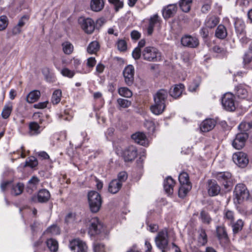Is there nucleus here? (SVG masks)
Listing matches in <instances>:
<instances>
[{"label":"nucleus","instance_id":"1","mask_svg":"<svg viewBox=\"0 0 252 252\" xmlns=\"http://www.w3.org/2000/svg\"><path fill=\"white\" fill-rule=\"evenodd\" d=\"M168 92L164 89L159 90L154 96V103L150 107L151 112L156 115L163 113L166 106Z\"/></svg>","mask_w":252,"mask_h":252},{"label":"nucleus","instance_id":"2","mask_svg":"<svg viewBox=\"0 0 252 252\" xmlns=\"http://www.w3.org/2000/svg\"><path fill=\"white\" fill-rule=\"evenodd\" d=\"M234 201L235 203L240 204L249 197V192L243 184H238L234 190Z\"/></svg>","mask_w":252,"mask_h":252},{"label":"nucleus","instance_id":"3","mask_svg":"<svg viewBox=\"0 0 252 252\" xmlns=\"http://www.w3.org/2000/svg\"><path fill=\"white\" fill-rule=\"evenodd\" d=\"M88 197L90 210L93 213H97L100 210L102 204L100 195L96 191H91L89 192Z\"/></svg>","mask_w":252,"mask_h":252},{"label":"nucleus","instance_id":"4","mask_svg":"<svg viewBox=\"0 0 252 252\" xmlns=\"http://www.w3.org/2000/svg\"><path fill=\"white\" fill-rule=\"evenodd\" d=\"M143 59L148 62H158L161 60V53L154 47H146L142 52Z\"/></svg>","mask_w":252,"mask_h":252},{"label":"nucleus","instance_id":"5","mask_svg":"<svg viewBox=\"0 0 252 252\" xmlns=\"http://www.w3.org/2000/svg\"><path fill=\"white\" fill-rule=\"evenodd\" d=\"M155 242L156 246L162 252H165V249L168 244V235L166 229H164L159 231L155 238Z\"/></svg>","mask_w":252,"mask_h":252},{"label":"nucleus","instance_id":"6","mask_svg":"<svg viewBox=\"0 0 252 252\" xmlns=\"http://www.w3.org/2000/svg\"><path fill=\"white\" fill-rule=\"evenodd\" d=\"M221 103L224 108L227 111H233L236 108L234 95L230 93H227L223 95Z\"/></svg>","mask_w":252,"mask_h":252},{"label":"nucleus","instance_id":"7","mask_svg":"<svg viewBox=\"0 0 252 252\" xmlns=\"http://www.w3.org/2000/svg\"><path fill=\"white\" fill-rule=\"evenodd\" d=\"M78 21L82 29L86 33L91 34L94 31L95 24L91 18L88 17L84 19L83 17H81Z\"/></svg>","mask_w":252,"mask_h":252},{"label":"nucleus","instance_id":"8","mask_svg":"<svg viewBox=\"0 0 252 252\" xmlns=\"http://www.w3.org/2000/svg\"><path fill=\"white\" fill-rule=\"evenodd\" d=\"M231 174L228 172H221L218 173L216 178L221 183L226 189L231 188L232 185Z\"/></svg>","mask_w":252,"mask_h":252},{"label":"nucleus","instance_id":"9","mask_svg":"<svg viewBox=\"0 0 252 252\" xmlns=\"http://www.w3.org/2000/svg\"><path fill=\"white\" fill-rule=\"evenodd\" d=\"M103 229V225L97 218H94L91 220L89 233L91 236L99 234Z\"/></svg>","mask_w":252,"mask_h":252},{"label":"nucleus","instance_id":"10","mask_svg":"<svg viewBox=\"0 0 252 252\" xmlns=\"http://www.w3.org/2000/svg\"><path fill=\"white\" fill-rule=\"evenodd\" d=\"M248 138L247 132H240L236 135L235 138L232 142V146L236 149L240 150L243 148Z\"/></svg>","mask_w":252,"mask_h":252},{"label":"nucleus","instance_id":"11","mask_svg":"<svg viewBox=\"0 0 252 252\" xmlns=\"http://www.w3.org/2000/svg\"><path fill=\"white\" fill-rule=\"evenodd\" d=\"M134 72V68L132 65H128L124 68L123 74L127 85L131 86L133 83Z\"/></svg>","mask_w":252,"mask_h":252},{"label":"nucleus","instance_id":"12","mask_svg":"<svg viewBox=\"0 0 252 252\" xmlns=\"http://www.w3.org/2000/svg\"><path fill=\"white\" fill-rule=\"evenodd\" d=\"M233 161L239 167H245L249 163V159L246 154L243 152L235 153L232 157Z\"/></svg>","mask_w":252,"mask_h":252},{"label":"nucleus","instance_id":"13","mask_svg":"<svg viewBox=\"0 0 252 252\" xmlns=\"http://www.w3.org/2000/svg\"><path fill=\"white\" fill-rule=\"evenodd\" d=\"M69 247L74 252H87V246L82 241L79 239H74L69 243Z\"/></svg>","mask_w":252,"mask_h":252},{"label":"nucleus","instance_id":"14","mask_svg":"<svg viewBox=\"0 0 252 252\" xmlns=\"http://www.w3.org/2000/svg\"><path fill=\"white\" fill-rule=\"evenodd\" d=\"M181 43L184 46L189 48H196L199 44L198 38L195 36L186 35L181 38Z\"/></svg>","mask_w":252,"mask_h":252},{"label":"nucleus","instance_id":"15","mask_svg":"<svg viewBox=\"0 0 252 252\" xmlns=\"http://www.w3.org/2000/svg\"><path fill=\"white\" fill-rule=\"evenodd\" d=\"M131 138L141 145L147 146L149 145L148 140L144 132H136L131 135Z\"/></svg>","mask_w":252,"mask_h":252},{"label":"nucleus","instance_id":"16","mask_svg":"<svg viewBox=\"0 0 252 252\" xmlns=\"http://www.w3.org/2000/svg\"><path fill=\"white\" fill-rule=\"evenodd\" d=\"M137 154L136 148L133 146H129L124 151L123 157L125 161H129L134 159Z\"/></svg>","mask_w":252,"mask_h":252},{"label":"nucleus","instance_id":"17","mask_svg":"<svg viewBox=\"0 0 252 252\" xmlns=\"http://www.w3.org/2000/svg\"><path fill=\"white\" fill-rule=\"evenodd\" d=\"M216 122L212 119H207L204 120L200 125V130L202 132H208L214 128Z\"/></svg>","mask_w":252,"mask_h":252},{"label":"nucleus","instance_id":"18","mask_svg":"<svg viewBox=\"0 0 252 252\" xmlns=\"http://www.w3.org/2000/svg\"><path fill=\"white\" fill-rule=\"evenodd\" d=\"M178 10L176 4H170L164 6L162 9L163 16H172L176 14Z\"/></svg>","mask_w":252,"mask_h":252},{"label":"nucleus","instance_id":"19","mask_svg":"<svg viewBox=\"0 0 252 252\" xmlns=\"http://www.w3.org/2000/svg\"><path fill=\"white\" fill-rule=\"evenodd\" d=\"M220 187L217 183L209 181L208 192L210 196L217 195L220 192Z\"/></svg>","mask_w":252,"mask_h":252},{"label":"nucleus","instance_id":"20","mask_svg":"<svg viewBox=\"0 0 252 252\" xmlns=\"http://www.w3.org/2000/svg\"><path fill=\"white\" fill-rule=\"evenodd\" d=\"M175 184L174 180L171 177H168L166 178L164 182V189L167 193L171 194L173 193Z\"/></svg>","mask_w":252,"mask_h":252},{"label":"nucleus","instance_id":"21","mask_svg":"<svg viewBox=\"0 0 252 252\" xmlns=\"http://www.w3.org/2000/svg\"><path fill=\"white\" fill-rule=\"evenodd\" d=\"M122 186V184H121L120 181L115 179L113 180L109 183L108 191L113 194L116 193L120 190Z\"/></svg>","mask_w":252,"mask_h":252},{"label":"nucleus","instance_id":"22","mask_svg":"<svg viewBox=\"0 0 252 252\" xmlns=\"http://www.w3.org/2000/svg\"><path fill=\"white\" fill-rule=\"evenodd\" d=\"M21 18L18 24L15 26L10 31L8 32L9 35H16L20 34L22 32V28L24 26L25 22L23 21V18Z\"/></svg>","mask_w":252,"mask_h":252},{"label":"nucleus","instance_id":"23","mask_svg":"<svg viewBox=\"0 0 252 252\" xmlns=\"http://www.w3.org/2000/svg\"><path fill=\"white\" fill-rule=\"evenodd\" d=\"M40 96V92L37 90L31 92L26 97V101L29 103H32L37 101Z\"/></svg>","mask_w":252,"mask_h":252},{"label":"nucleus","instance_id":"24","mask_svg":"<svg viewBox=\"0 0 252 252\" xmlns=\"http://www.w3.org/2000/svg\"><path fill=\"white\" fill-rule=\"evenodd\" d=\"M184 90V86L182 84L176 85L173 91H170V95L175 98H178L181 95Z\"/></svg>","mask_w":252,"mask_h":252},{"label":"nucleus","instance_id":"25","mask_svg":"<svg viewBox=\"0 0 252 252\" xmlns=\"http://www.w3.org/2000/svg\"><path fill=\"white\" fill-rule=\"evenodd\" d=\"M192 3V0H180L179 5L182 11L185 13L189 12Z\"/></svg>","mask_w":252,"mask_h":252},{"label":"nucleus","instance_id":"26","mask_svg":"<svg viewBox=\"0 0 252 252\" xmlns=\"http://www.w3.org/2000/svg\"><path fill=\"white\" fill-rule=\"evenodd\" d=\"M13 109V103L12 102L9 101L6 103L2 109L1 116L3 119L8 118L10 115Z\"/></svg>","mask_w":252,"mask_h":252},{"label":"nucleus","instance_id":"27","mask_svg":"<svg viewBox=\"0 0 252 252\" xmlns=\"http://www.w3.org/2000/svg\"><path fill=\"white\" fill-rule=\"evenodd\" d=\"M219 23V19L218 17H207L205 25L207 28H213Z\"/></svg>","mask_w":252,"mask_h":252},{"label":"nucleus","instance_id":"28","mask_svg":"<svg viewBox=\"0 0 252 252\" xmlns=\"http://www.w3.org/2000/svg\"><path fill=\"white\" fill-rule=\"evenodd\" d=\"M104 5L103 0H92L91 7L93 11H99L103 8Z\"/></svg>","mask_w":252,"mask_h":252},{"label":"nucleus","instance_id":"29","mask_svg":"<svg viewBox=\"0 0 252 252\" xmlns=\"http://www.w3.org/2000/svg\"><path fill=\"white\" fill-rule=\"evenodd\" d=\"M227 34L225 27L222 25H220L216 31V36L220 39H224L226 37Z\"/></svg>","mask_w":252,"mask_h":252},{"label":"nucleus","instance_id":"30","mask_svg":"<svg viewBox=\"0 0 252 252\" xmlns=\"http://www.w3.org/2000/svg\"><path fill=\"white\" fill-rule=\"evenodd\" d=\"M39 183V179L36 176H33L28 181L27 184V189L28 190L30 189L31 191L35 190Z\"/></svg>","mask_w":252,"mask_h":252},{"label":"nucleus","instance_id":"31","mask_svg":"<svg viewBox=\"0 0 252 252\" xmlns=\"http://www.w3.org/2000/svg\"><path fill=\"white\" fill-rule=\"evenodd\" d=\"M235 91L236 94L240 98H245L247 96V90L242 85H239L236 87Z\"/></svg>","mask_w":252,"mask_h":252},{"label":"nucleus","instance_id":"32","mask_svg":"<svg viewBox=\"0 0 252 252\" xmlns=\"http://www.w3.org/2000/svg\"><path fill=\"white\" fill-rule=\"evenodd\" d=\"M199 219L203 223L206 224H209L212 221V218L209 213L204 210H202L200 212Z\"/></svg>","mask_w":252,"mask_h":252},{"label":"nucleus","instance_id":"33","mask_svg":"<svg viewBox=\"0 0 252 252\" xmlns=\"http://www.w3.org/2000/svg\"><path fill=\"white\" fill-rule=\"evenodd\" d=\"M235 28L238 34H243L245 32V25L243 21L237 18L235 22Z\"/></svg>","mask_w":252,"mask_h":252},{"label":"nucleus","instance_id":"34","mask_svg":"<svg viewBox=\"0 0 252 252\" xmlns=\"http://www.w3.org/2000/svg\"><path fill=\"white\" fill-rule=\"evenodd\" d=\"M24 185L22 183H18L12 186L11 193L14 195H18L21 194L23 191Z\"/></svg>","mask_w":252,"mask_h":252},{"label":"nucleus","instance_id":"35","mask_svg":"<svg viewBox=\"0 0 252 252\" xmlns=\"http://www.w3.org/2000/svg\"><path fill=\"white\" fill-rule=\"evenodd\" d=\"M191 186L190 184L181 185L179 189V196L180 197L184 198L190 190Z\"/></svg>","mask_w":252,"mask_h":252},{"label":"nucleus","instance_id":"36","mask_svg":"<svg viewBox=\"0 0 252 252\" xmlns=\"http://www.w3.org/2000/svg\"><path fill=\"white\" fill-rule=\"evenodd\" d=\"M199 243L201 245H204L207 242V236L206 233L205 229L202 228H200L199 230V236L198 238Z\"/></svg>","mask_w":252,"mask_h":252},{"label":"nucleus","instance_id":"37","mask_svg":"<svg viewBox=\"0 0 252 252\" xmlns=\"http://www.w3.org/2000/svg\"><path fill=\"white\" fill-rule=\"evenodd\" d=\"M99 49V45L98 42L96 41L91 42L88 46L87 52L90 54H95Z\"/></svg>","mask_w":252,"mask_h":252},{"label":"nucleus","instance_id":"38","mask_svg":"<svg viewBox=\"0 0 252 252\" xmlns=\"http://www.w3.org/2000/svg\"><path fill=\"white\" fill-rule=\"evenodd\" d=\"M80 220L78 215L75 213H68L65 218V221L66 223H71L74 221H77Z\"/></svg>","mask_w":252,"mask_h":252},{"label":"nucleus","instance_id":"39","mask_svg":"<svg viewBox=\"0 0 252 252\" xmlns=\"http://www.w3.org/2000/svg\"><path fill=\"white\" fill-rule=\"evenodd\" d=\"M62 46L64 54L69 55L73 52L74 47L70 42L64 41L62 43Z\"/></svg>","mask_w":252,"mask_h":252},{"label":"nucleus","instance_id":"40","mask_svg":"<svg viewBox=\"0 0 252 252\" xmlns=\"http://www.w3.org/2000/svg\"><path fill=\"white\" fill-rule=\"evenodd\" d=\"M62 91L61 90L58 89L55 90L52 96L51 102L53 104L59 103L61 99Z\"/></svg>","mask_w":252,"mask_h":252},{"label":"nucleus","instance_id":"41","mask_svg":"<svg viewBox=\"0 0 252 252\" xmlns=\"http://www.w3.org/2000/svg\"><path fill=\"white\" fill-rule=\"evenodd\" d=\"M200 2L202 4L201 7V12L203 14H206L211 9L212 3L211 0H200Z\"/></svg>","mask_w":252,"mask_h":252},{"label":"nucleus","instance_id":"42","mask_svg":"<svg viewBox=\"0 0 252 252\" xmlns=\"http://www.w3.org/2000/svg\"><path fill=\"white\" fill-rule=\"evenodd\" d=\"M159 22L158 17H151L150 19L149 25L147 29L149 35H151L153 32L155 25Z\"/></svg>","mask_w":252,"mask_h":252},{"label":"nucleus","instance_id":"43","mask_svg":"<svg viewBox=\"0 0 252 252\" xmlns=\"http://www.w3.org/2000/svg\"><path fill=\"white\" fill-rule=\"evenodd\" d=\"M48 249L51 252H57L59 249L58 241L54 239H48Z\"/></svg>","mask_w":252,"mask_h":252},{"label":"nucleus","instance_id":"44","mask_svg":"<svg viewBox=\"0 0 252 252\" xmlns=\"http://www.w3.org/2000/svg\"><path fill=\"white\" fill-rule=\"evenodd\" d=\"M29 128V133L31 135H36L40 132L39 126L38 124L35 122L30 123Z\"/></svg>","mask_w":252,"mask_h":252},{"label":"nucleus","instance_id":"45","mask_svg":"<svg viewBox=\"0 0 252 252\" xmlns=\"http://www.w3.org/2000/svg\"><path fill=\"white\" fill-rule=\"evenodd\" d=\"M179 181L181 185L190 184L189 181V175L186 172H182L179 175Z\"/></svg>","mask_w":252,"mask_h":252},{"label":"nucleus","instance_id":"46","mask_svg":"<svg viewBox=\"0 0 252 252\" xmlns=\"http://www.w3.org/2000/svg\"><path fill=\"white\" fill-rule=\"evenodd\" d=\"M144 126L150 134H152L155 132L156 126L153 121L151 120H145Z\"/></svg>","mask_w":252,"mask_h":252},{"label":"nucleus","instance_id":"47","mask_svg":"<svg viewBox=\"0 0 252 252\" xmlns=\"http://www.w3.org/2000/svg\"><path fill=\"white\" fill-rule=\"evenodd\" d=\"M217 234L220 239H227V234L225 229L222 226H218L216 229Z\"/></svg>","mask_w":252,"mask_h":252},{"label":"nucleus","instance_id":"48","mask_svg":"<svg viewBox=\"0 0 252 252\" xmlns=\"http://www.w3.org/2000/svg\"><path fill=\"white\" fill-rule=\"evenodd\" d=\"M39 202H45L47 200V191L45 189H41L39 191L37 196Z\"/></svg>","mask_w":252,"mask_h":252},{"label":"nucleus","instance_id":"49","mask_svg":"<svg viewBox=\"0 0 252 252\" xmlns=\"http://www.w3.org/2000/svg\"><path fill=\"white\" fill-rule=\"evenodd\" d=\"M224 218L225 221L230 224H232L235 219L233 212L230 210H225L224 212Z\"/></svg>","mask_w":252,"mask_h":252},{"label":"nucleus","instance_id":"50","mask_svg":"<svg viewBox=\"0 0 252 252\" xmlns=\"http://www.w3.org/2000/svg\"><path fill=\"white\" fill-rule=\"evenodd\" d=\"M230 224L232 225L233 232L237 233L242 229L244 223L242 220L239 219L235 223H232Z\"/></svg>","mask_w":252,"mask_h":252},{"label":"nucleus","instance_id":"51","mask_svg":"<svg viewBox=\"0 0 252 252\" xmlns=\"http://www.w3.org/2000/svg\"><path fill=\"white\" fill-rule=\"evenodd\" d=\"M119 94L125 97H130L132 93L131 91L126 87H121L118 89Z\"/></svg>","mask_w":252,"mask_h":252},{"label":"nucleus","instance_id":"52","mask_svg":"<svg viewBox=\"0 0 252 252\" xmlns=\"http://www.w3.org/2000/svg\"><path fill=\"white\" fill-rule=\"evenodd\" d=\"M252 127V122H242L238 126L239 129L241 132H246L249 129Z\"/></svg>","mask_w":252,"mask_h":252},{"label":"nucleus","instance_id":"53","mask_svg":"<svg viewBox=\"0 0 252 252\" xmlns=\"http://www.w3.org/2000/svg\"><path fill=\"white\" fill-rule=\"evenodd\" d=\"M201 80L200 78H197L192 82L190 83L189 86V90L191 92H195L200 85Z\"/></svg>","mask_w":252,"mask_h":252},{"label":"nucleus","instance_id":"54","mask_svg":"<svg viewBox=\"0 0 252 252\" xmlns=\"http://www.w3.org/2000/svg\"><path fill=\"white\" fill-rule=\"evenodd\" d=\"M117 103L120 108H126L131 105V102L127 99L123 98H118Z\"/></svg>","mask_w":252,"mask_h":252},{"label":"nucleus","instance_id":"55","mask_svg":"<svg viewBox=\"0 0 252 252\" xmlns=\"http://www.w3.org/2000/svg\"><path fill=\"white\" fill-rule=\"evenodd\" d=\"M38 164L36 158L34 157L29 158L28 160L26 161V166H30L32 168L35 167Z\"/></svg>","mask_w":252,"mask_h":252},{"label":"nucleus","instance_id":"56","mask_svg":"<svg viewBox=\"0 0 252 252\" xmlns=\"http://www.w3.org/2000/svg\"><path fill=\"white\" fill-rule=\"evenodd\" d=\"M109 3L113 4L115 6V9L116 11H118L119 8L123 6V2L120 0H108Z\"/></svg>","mask_w":252,"mask_h":252},{"label":"nucleus","instance_id":"57","mask_svg":"<svg viewBox=\"0 0 252 252\" xmlns=\"http://www.w3.org/2000/svg\"><path fill=\"white\" fill-rule=\"evenodd\" d=\"M8 24L7 17H0V31L6 29Z\"/></svg>","mask_w":252,"mask_h":252},{"label":"nucleus","instance_id":"58","mask_svg":"<svg viewBox=\"0 0 252 252\" xmlns=\"http://www.w3.org/2000/svg\"><path fill=\"white\" fill-rule=\"evenodd\" d=\"M49 233L52 235H58L60 233V228L56 224H53L48 227Z\"/></svg>","mask_w":252,"mask_h":252},{"label":"nucleus","instance_id":"59","mask_svg":"<svg viewBox=\"0 0 252 252\" xmlns=\"http://www.w3.org/2000/svg\"><path fill=\"white\" fill-rule=\"evenodd\" d=\"M61 73L63 76L70 78H72L75 74V72L73 71H71L67 68H63L61 71Z\"/></svg>","mask_w":252,"mask_h":252},{"label":"nucleus","instance_id":"60","mask_svg":"<svg viewBox=\"0 0 252 252\" xmlns=\"http://www.w3.org/2000/svg\"><path fill=\"white\" fill-rule=\"evenodd\" d=\"M252 61V52H246L243 57V62L245 64H249Z\"/></svg>","mask_w":252,"mask_h":252},{"label":"nucleus","instance_id":"61","mask_svg":"<svg viewBox=\"0 0 252 252\" xmlns=\"http://www.w3.org/2000/svg\"><path fill=\"white\" fill-rule=\"evenodd\" d=\"M94 252H104V246L100 243H95L94 246Z\"/></svg>","mask_w":252,"mask_h":252},{"label":"nucleus","instance_id":"62","mask_svg":"<svg viewBox=\"0 0 252 252\" xmlns=\"http://www.w3.org/2000/svg\"><path fill=\"white\" fill-rule=\"evenodd\" d=\"M127 178V175L126 173V172L123 171L119 173L118 175V179L115 180L120 181L121 184H123V183L126 180Z\"/></svg>","mask_w":252,"mask_h":252},{"label":"nucleus","instance_id":"63","mask_svg":"<svg viewBox=\"0 0 252 252\" xmlns=\"http://www.w3.org/2000/svg\"><path fill=\"white\" fill-rule=\"evenodd\" d=\"M118 48L120 51H125L126 49V43L124 40H120L117 43Z\"/></svg>","mask_w":252,"mask_h":252},{"label":"nucleus","instance_id":"64","mask_svg":"<svg viewBox=\"0 0 252 252\" xmlns=\"http://www.w3.org/2000/svg\"><path fill=\"white\" fill-rule=\"evenodd\" d=\"M132 56L135 60H137L140 58L141 55V51L140 49L138 47H136L132 52Z\"/></svg>","mask_w":252,"mask_h":252}]
</instances>
